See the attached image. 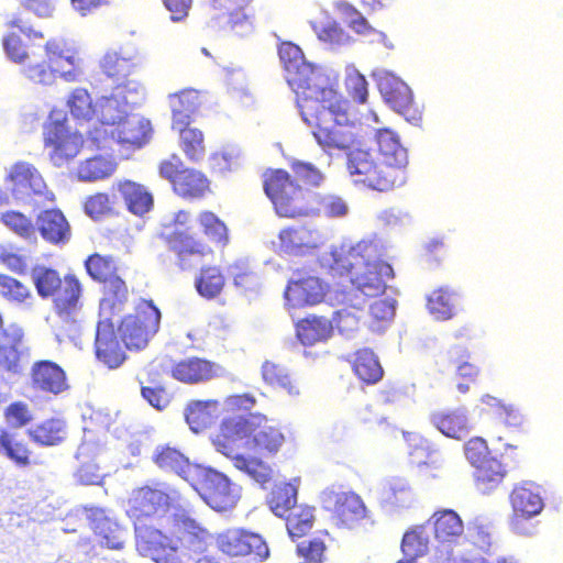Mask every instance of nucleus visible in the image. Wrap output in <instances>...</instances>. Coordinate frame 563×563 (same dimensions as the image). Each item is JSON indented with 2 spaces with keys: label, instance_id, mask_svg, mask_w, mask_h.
Segmentation results:
<instances>
[{
  "label": "nucleus",
  "instance_id": "f257e3e1",
  "mask_svg": "<svg viewBox=\"0 0 563 563\" xmlns=\"http://www.w3.org/2000/svg\"><path fill=\"white\" fill-rule=\"evenodd\" d=\"M278 56L286 81L296 95L301 118L311 128L317 143L324 151L350 148L356 135L349 101L331 86L318 84L320 76L295 43L282 42Z\"/></svg>",
  "mask_w": 563,
  "mask_h": 563
},
{
  "label": "nucleus",
  "instance_id": "f03ea898",
  "mask_svg": "<svg viewBox=\"0 0 563 563\" xmlns=\"http://www.w3.org/2000/svg\"><path fill=\"white\" fill-rule=\"evenodd\" d=\"M211 443L235 468L264 484L271 479L272 468L263 457L277 455L286 443V435L275 420L254 412L223 418L211 435Z\"/></svg>",
  "mask_w": 563,
  "mask_h": 563
},
{
  "label": "nucleus",
  "instance_id": "7ed1b4c3",
  "mask_svg": "<svg viewBox=\"0 0 563 563\" xmlns=\"http://www.w3.org/2000/svg\"><path fill=\"white\" fill-rule=\"evenodd\" d=\"M191 221L188 210H178L173 219L164 223L158 238L167 249L175 254L176 265L181 271L195 269L207 257L214 254L210 243L225 247L230 242V233L227 223L211 210H201L196 217V222L205 239H197L194 234L183 230Z\"/></svg>",
  "mask_w": 563,
  "mask_h": 563
},
{
  "label": "nucleus",
  "instance_id": "20e7f679",
  "mask_svg": "<svg viewBox=\"0 0 563 563\" xmlns=\"http://www.w3.org/2000/svg\"><path fill=\"white\" fill-rule=\"evenodd\" d=\"M290 170L268 169L263 175V189L276 214L295 219L314 213L318 188L323 176L310 163L295 161Z\"/></svg>",
  "mask_w": 563,
  "mask_h": 563
},
{
  "label": "nucleus",
  "instance_id": "39448f33",
  "mask_svg": "<svg viewBox=\"0 0 563 563\" xmlns=\"http://www.w3.org/2000/svg\"><path fill=\"white\" fill-rule=\"evenodd\" d=\"M31 278L37 295L53 299V308L57 321L54 325L59 341L74 340L80 332V312L82 309V287L73 274L64 277L55 268L35 265L31 269Z\"/></svg>",
  "mask_w": 563,
  "mask_h": 563
},
{
  "label": "nucleus",
  "instance_id": "423d86ee",
  "mask_svg": "<svg viewBox=\"0 0 563 563\" xmlns=\"http://www.w3.org/2000/svg\"><path fill=\"white\" fill-rule=\"evenodd\" d=\"M373 253L374 247L365 242L333 250L330 269L334 276H346L355 290L365 297L382 296L395 274L390 264L373 260Z\"/></svg>",
  "mask_w": 563,
  "mask_h": 563
},
{
  "label": "nucleus",
  "instance_id": "0eeeda50",
  "mask_svg": "<svg viewBox=\"0 0 563 563\" xmlns=\"http://www.w3.org/2000/svg\"><path fill=\"white\" fill-rule=\"evenodd\" d=\"M45 59L29 64L22 70L23 76L34 85L49 86L57 77L66 81H76L80 74L77 52L68 47L62 38H49L44 44Z\"/></svg>",
  "mask_w": 563,
  "mask_h": 563
},
{
  "label": "nucleus",
  "instance_id": "6e6552de",
  "mask_svg": "<svg viewBox=\"0 0 563 563\" xmlns=\"http://www.w3.org/2000/svg\"><path fill=\"white\" fill-rule=\"evenodd\" d=\"M346 169L354 185L378 192L399 188L408 178L369 150L356 148L349 152Z\"/></svg>",
  "mask_w": 563,
  "mask_h": 563
},
{
  "label": "nucleus",
  "instance_id": "1a4fd4ad",
  "mask_svg": "<svg viewBox=\"0 0 563 563\" xmlns=\"http://www.w3.org/2000/svg\"><path fill=\"white\" fill-rule=\"evenodd\" d=\"M0 187V207L15 202L31 203L36 200L54 201V194L48 189L41 172L26 161H18L8 169Z\"/></svg>",
  "mask_w": 563,
  "mask_h": 563
},
{
  "label": "nucleus",
  "instance_id": "9d476101",
  "mask_svg": "<svg viewBox=\"0 0 563 563\" xmlns=\"http://www.w3.org/2000/svg\"><path fill=\"white\" fill-rule=\"evenodd\" d=\"M85 267L90 278L102 285L100 314H119L129 300V288L119 275L114 258L95 253L88 256Z\"/></svg>",
  "mask_w": 563,
  "mask_h": 563
},
{
  "label": "nucleus",
  "instance_id": "9b49d317",
  "mask_svg": "<svg viewBox=\"0 0 563 563\" xmlns=\"http://www.w3.org/2000/svg\"><path fill=\"white\" fill-rule=\"evenodd\" d=\"M162 313L151 299H141L131 313L121 318L118 333L129 351L144 350L161 327Z\"/></svg>",
  "mask_w": 563,
  "mask_h": 563
},
{
  "label": "nucleus",
  "instance_id": "f8f14e48",
  "mask_svg": "<svg viewBox=\"0 0 563 563\" xmlns=\"http://www.w3.org/2000/svg\"><path fill=\"white\" fill-rule=\"evenodd\" d=\"M158 175L170 184L175 195L184 200H200L211 192V180L200 169L186 166L177 154L162 159Z\"/></svg>",
  "mask_w": 563,
  "mask_h": 563
},
{
  "label": "nucleus",
  "instance_id": "ddd939ff",
  "mask_svg": "<svg viewBox=\"0 0 563 563\" xmlns=\"http://www.w3.org/2000/svg\"><path fill=\"white\" fill-rule=\"evenodd\" d=\"M84 143L82 134L70 129L65 115L49 113L43 125V145L54 166L62 167L71 162L81 152Z\"/></svg>",
  "mask_w": 563,
  "mask_h": 563
},
{
  "label": "nucleus",
  "instance_id": "4468645a",
  "mask_svg": "<svg viewBox=\"0 0 563 563\" xmlns=\"http://www.w3.org/2000/svg\"><path fill=\"white\" fill-rule=\"evenodd\" d=\"M118 101L107 98L101 104L102 125L111 126L110 134L118 143L134 147H141L148 142L152 126L148 120L137 115H125L117 111Z\"/></svg>",
  "mask_w": 563,
  "mask_h": 563
},
{
  "label": "nucleus",
  "instance_id": "2eb2a0df",
  "mask_svg": "<svg viewBox=\"0 0 563 563\" xmlns=\"http://www.w3.org/2000/svg\"><path fill=\"white\" fill-rule=\"evenodd\" d=\"M320 503L339 527L351 529L367 516L362 497L342 486L332 485L324 488L320 494Z\"/></svg>",
  "mask_w": 563,
  "mask_h": 563
},
{
  "label": "nucleus",
  "instance_id": "dca6fc26",
  "mask_svg": "<svg viewBox=\"0 0 563 563\" xmlns=\"http://www.w3.org/2000/svg\"><path fill=\"white\" fill-rule=\"evenodd\" d=\"M163 536L168 549H179L195 554L205 552L212 540L211 532L185 512L170 517V527Z\"/></svg>",
  "mask_w": 563,
  "mask_h": 563
},
{
  "label": "nucleus",
  "instance_id": "f3484780",
  "mask_svg": "<svg viewBox=\"0 0 563 563\" xmlns=\"http://www.w3.org/2000/svg\"><path fill=\"white\" fill-rule=\"evenodd\" d=\"M192 484L201 498L213 510L222 512L234 508L240 499V488L224 474L209 468H198Z\"/></svg>",
  "mask_w": 563,
  "mask_h": 563
},
{
  "label": "nucleus",
  "instance_id": "a211bd4d",
  "mask_svg": "<svg viewBox=\"0 0 563 563\" xmlns=\"http://www.w3.org/2000/svg\"><path fill=\"white\" fill-rule=\"evenodd\" d=\"M7 32L2 37V48L7 57L15 64L29 60L30 47L36 41H43L44 32L34 27L22 13H14L5 21Z\"/></svg>",
  "mask_w": 563,
  "mask_h": 563
},
{
  "label": "nucleus",
  "instance_id": "6ab92c4d",
  "mask_svg": "<svg viewBox=\"0 0 563 563\" xmlns=\"http://www.w3.org/2000/svg\"><path fill=\"white\" fill-rule=\"evenodd\" d=\"M218 550L229 558L253 556L264 561L269 549L263 537L243 528H228L216 537Z\"/></svg>",
  "mask_w": 563,
  "mask_h": 563
},
{
  "label": "nucleus",
  "instance_id": "aec40b11",
  "mask_svg": "<svg viewBox=\"0 0 563 563\" xmlns=\"http://www.w3.org/2000/svg\"><path fill=\"white\" fill-rule=\"evenodd\" d=\"M376 82L384 100L396 112L409 122L421 121L422 111L415 102L411 89L406 82L388 71L378 75Z\"/></svg>",
  "mask_w": 563,
  "mask_h": 563
},
{
  "label": "nucleus",
  "instance_id": "412c9836",
  "mask_svg": "<svg viewBox=\"0 0 563 563\" xmlns=\"http://www.w3.org/2000/svg\"><path fill=\"white\" fill-rule=\"evenodd\" d=\"M294 275L284 292L288 308L311 307L325 299L329 286L320 277L302 271H297Z\"/></svg>",
  "mask_w": 563,
  "mask_h": 563
},
{
  "label": "nucleus",
  "instance_id": "4be33fe9",
  "mask_svg": "<svg viewBox=\"0 0 563 563\" xmlns=\"http://www.w3.org/2000/svg\"><path fill=\"white\" fill-rule=\"evenodd\" d=\"M136 66L134 56H125L114 51L107 52L100 62L102 73L113 80L117 95L126 103L130 102L129 96H137L142 91V85L139 81L129 79Z\"/></svg>",
  "mask_w": 563,
  "mask_h": 563
},
{
  "label": "nucleus",
  "instance_id": "5701e85b",
  "mask_svg": "<svg viewBox=\"0 0 563 563\" xmlns=\"http://www.w3.org/2000/svg\"><path fill=\"white\" fill-rule=\"evenodd\" d=\"M114 316L100 314L93 343L96 358L109 369L120 367L126 360L125 346L121 344L118 330L115 331L112 321Z\"/></svg>",
  "mask_w": 563,
  "mask_h": 563
},
{
  "label": "nucleus",
  "instance_id": "b1692460",
  "mask_svg": "<svg viewBox=\"0 0 563 563\" xmlns=\"http://www.w3.org/2000/svg\"><path fill=\"white\" fill-rule=\"evenodd\" d=\"M169 495L156 487L148 485L132 490L126 501V515L134 520V529L143 519L156 515L158 511L168 508Z\"/></svg>",
  "mask_w": 563,
  "mask_h": 563
},
{
  "label": "nucleus",
  "instance_id": "393cba45",
  "mask_svg": "<svg viewBox=\"0 0 563 563\" xmlns=\"http://www.w3.org/2000/svg\"><path fill=\"white\" fill-rule=\"evenodd\" d=\"M135 545L142 555L150 556L155 563H185L177 553L179 549H168L163 531L152 526H136Z\"/></svg>",
  "mask_w": 563,
  "mask_h": 563
},
{
  "label": "nucleus",
  "instance_id": "a878e982",
  "mask_svg": "<svg viewBox=\"0 0 563 563\" xmlns=\"http://www.w3.org/2000/svg\"><path fill=\"white\" fill-rule=\"evenodd\" d=\"M30 377L32 388L46 395L58 396L70 388L64 368L49 360L34 362Z\"/></svg>",
  "mask_w": 563,
  "mask_h": 563
},
{
  "label": "nucleus",
  "instance_id": "bb28decb",
  "mask_svg": "<svg viewBox=\"0 0 563 563\" xmlns=\"http://www.w3.org/2000/svg\"><path fill=\"white\" fill-rule=\"evenodd\" d=\"M512 515L510 523L514 528L527 519L539 515L543 509V499L539 486L533 482H522L516 485L509 496Z\"/></svg>",
  "mask_w": 563,
  "mask_h": 563
},
{
  "label": "nucleus",
  "instance_id": "cd10ccee",
  "mask_svg": "<svg viewBox=\"0 0 563 563\" xmlns=\"http://www.w3.org/2000/svg\"><path fill=\"white\" fill-rule=\"evenodd\" d=\"M89 527L101 547L110 550L124 548L128 531L117 520L107 516L101 508H92L88 515Z\"/></svg>",
  "mask_w": 563,
  "mask_h": 563
},
{
  "label": "nucleus",
  "instance_id": "c85d7f7f",
  "mask_svg": "<svg viewBox=\"0 0 563 563\" xmlns=\"http://www.w3.org/2000/svg\"><path fill=\"white\" fill-rule=\"evenodd\" d=\"M220 369V365L216 362L191 356L176 362L170 369V375L180 383L196 385L219 377Z\"/></svg>",
  "mask_w": 563,
  "mask_h": 563
},
{
  "label": "nucleus",
  "instance_id": "c756f323",
  "mask_svg": "<svg viewBox=\"0 0 563 563\" xmlns=\"http://www.w3.org/2000/svg\"><path fill=\"white\" fill-rule=\"evenodd\" d=\"M36 233L51 245H64L70 241L71 227L57 208L44 209L35 218Z\"/></svg>",
  "mask_w": 563,
  "mask_h": 563
},
{
  "label": "nucleus",
  "instance_id": "7c9ffc66",
  "mask_svg": "<svg viewBox=\"0 0 563 563\" xmlns=\"http://www.w3.org/2000/svg\"><path fill=\"white\" fill-rule=\"evenodd\" d=\"M375 142L377 150L374 155L408 176V153L397 133L387 128L378 129L375 133Z\"/></svg>",
  "mask_w": 563,
  "mask_h": 563
},
{
  "label": "nucleus",
  "instance_id": "2f4dec72",
  "mask_svg": "<svg viewBox=\"0 0 563 563\" xmlns=\"http://www.w3.org/2000/svg\"><path fill=\"white\" fill-rule=\"evenodd\" d=\"M428 522L432 525L433 537L441 545H456L464 538V522L453 509L434 511Z\"/></svg>",
  "mask_w": 563,
  "mask_h": 563
},
{
  "label": "nucleus",
  "instance_id": "473e14b6",
  "mask_svg": "<svg viewBox=\"0 0 563 563\" xmlns=\"http://www.w3.org/2000/svg\"><path fill=\"white\" fill-rule=\"evenodd\" d=\"M112 188L119 192L126 210L136 217H143L154 207L153 194L140 183L122 179L117 181Z\"/></svg>",
  "mask_w": 563,
  "mask_h": 563
},
{
  "label": "nucleus",
  "instance_id": "72a5a7b5",
  "mask_svg": "<svg viewBox=\"0 0 563 563\" xmlns=\"http://www.w3.org/2000/svg\"><path fill=\"white\" fill-rule=\"evenodd\" d=\"M0 454L21 468L37 464L29 442L8 429L0 430Z\"/></svg>",
  "mask_w": 563,
  "mask_h": 563
},
{
  "label": "nucleus",
  "instance_id": "f704fd0d",
  "mask_svg": "<svg viewBox=\"0 0 563 563\" xmlns=\"http://www.w3.org/2000/svg\"><path fill=\"white\" fill-rule=\"evenodd\" d=\"M172 111V124L191 123L194 115L203 104L202 95L191 88L183 89L168 97Z\"/></svg>",
  "mask_w": 563,
  "mask_h": 563
},
{
  "label": "nucleus",
  "instance_id": "c9c22d12",
  "mask_svg": "<svg viewBox=\"0 0 563 563\" xmlns=\"http://www.w3.org/2000/svg\"><path fill=\"white\" fill-rule=\"evenodd\" d=\"M172 129L178 134V146L185 157L191 163L201 162L207 151L203 132L191 123L172 124Z\"/></svg>",
  "mask_w": 563,
  "mask_h": 563
},
{
  "label": "nucleus",
  "instance_id": "e433bc0d",
  "mask_svg": "<svg viewBox=\"0 0 563 563\" xmlns=\"http://www.w3.org/2000/svg\"><path fill=\"white\" fill-rule=\"evenodd\" d=\"M107 98L100 103H96L87 89L78 87L69 93L66 106L74 120L81 124L90 122L93 119L99 121L101 117V104Z\"/></svg>",
  "mask_w": 563,
  "mask_h": 563
},
{
  "label": "nucleus",
  "instance_id": "4c0bfd02",
  "mask_svg": "<svg viewBox=\"0 0 563 563\" xmlns=\"http://www.w3.org/2000/svg\"><path fill=\"white\" fill-rule=\"evenodd\" d=\"M332 334L331 321L325 317L308 316L296 324V335L305 346L328 340Z\"/></svg>",
  "mask_w": 563,
  "mask_h": 563
},
{
  "label": "nucleus",
  "instance_id": "58836bf2",
  "mask_svg": "<svg viewBox=\"0 0 563 563\" xmlns=\"http://www.w3.org/2000/svg\"><path fill=\"white\" fill-rule=\"evenodd\" d=\"M432 424L445 437L461 439L470 430L465 410L437 411L430 416Z\"/></svg>",
  "mask_w": 563,
  "mask_h": 563
},
{
  "label": "nucleus",
  "instance_id": "ea45409f",
  "mask_svg": "<svg viewBox=\"0 0 563 563\" xmlns=\"http://www.w3.org/2000/svg\"><path fill=\"white\" fill-rule=\"evenodd\" d=\"M219 409L220 401L217 399L192 400L186 407V422L194 432H200L211 424Z\"/></svg>",
  "mask_w": 563,
  "mask_h": 563
},
{
  "label": "nucleus",
  "instance_id": "a19ab883",
  "mask_svg": "<svg viewBox=\"0 0 563 563\" xmlns=\"http://www.w3.org/2000/svg\"><path fill=\"white\" fill-rule=\"evenodd\" d=\"M354 374L365 384L378 383L384 375L383 367L371 349H360L355 352L352 361Z\"/></svg>",
  "mask_w": 563,
  "mask_h": 563
},
{
  "label": "nucleus",
  "instance_id": "79ce46f5",
  "mask_svg": "<svg viewBox=\"0 0 563 563\" xmlns=\"http://www.w3.org/2000/svg\"><path fill=\"white\" fill-rule=\"evenodd\" d=\"M27 435L42 446L58 445L66 439V424L60 419L49 418L30 428Z\"/></svg>",
  "mask_w": 563,
  "mask_h": 563
},
{
  "label": "nucleus",
  "instance_id": "37998d69",
  "mask_svg": "<svg viewBox=\"0 0 563 563\" xmlns=\"http://www.w3.org/2000/svg\"><path fill=\"white\" fill-rule=\"evenodd\" d=\"M225 286V277L220 266L209 265L200 268L195 279L197 292L208 300L221 295Z\"/></svg>",
  "mask_w": 563,
  "mask_h": 563
},
{
  "label": "nucleus",
  "instance_id": "c03bdc74",
  "mask_svg": "<svg viewBox=\"0 0 563 563\" xmlns=\"http://www.w3.org/2000/svg\"><path fill=\"white\" fill-rule=\"evenodd\" d=\"M263 380L274 388L285 390L289 396L300 395V384L280 364L265 361L261 368Z\"/></svg>",
  "mask_w": 563,
  "mask_h": 563
},
{
  "label": "nucleus",
  "instance_id": "a18cd8bd",
  "mask_svg": "<svg viewBox=\"0 0 563 563\" xmlns=\"http://www.w3.org/2000/svg\"><path fill=\"white\" fill-rule=\"evenodd\" d=\"M0 296L16 307H30L34 300L27 285L7 274H0Z\"/></svg>",
  "mask_w": 563,
  "mask_h": 563
},
{
  "label": "nucleus",
  "instance_id": "49530a36",
  "mask_svg": "<svg viewBox=\"0 0 563 563\" xmlns=\"http://www.w3.org/2000/svg\"><path fill=\"white\" fill-rule=\"evenodd\" d=\"M506 470L501 462L492 457L474 471V479L478 489L488 493L497 488L506 476Z\"/></svg>",
  "mask_w": 563,
  "mask_h": 563
},
{
  "label": "nucleus",
  "instance_id": "de8ad7c7",
  "mask_svg": "<svg viewBox=\"0 0 563 563\" xmlns=\"http://www.w3.org/2000/svg\"><path fill=\"white\" fill-rule=\"evenodd\" d=\"M468 360L470 354L460 347H454L449 352V362L455 366L456 375L466 380V383L456 385L457 390L462 394L467 393L470 384H474L479 376V368Z\"/></svg>",
  "mask_w": 563,
  "mask_h": 563
},
{
  "label": "nucleus",
  "instance_id": "09e8293b",
  "mask_svg": "<svg viewBox=\"0 0 563 563\" xmlns=\"http://www.w3.org/2000/svg\"><path fill=\"white\" fill-rule=\"evenodd\" d=\"M456 292L449 287H439L428 297L429 312L438 320H449L455 313Z\"/></svg>",
  "mask_w": 563,
  "mask_h": 563
},
{
  "label": "nucleus",
  "instance_id": "8fccbe9b",
  "mask_svg": "<svg viewBox=\"0 0 563 563\" xmlns=\"http://www.w3.org/2000/svg\"><path fill=\"white\" fill-rule=\"evenodd\" d=\"M0 222L19 238L36 241V228L32 218L19 210H7L0 213Z\"/></svg>",
  "mask_w": 563,
  "mask_h": 563
},
{
  "label": "nucleus",
  "instance_id": "3c124183",
  "mask_svg": "<svg viewBox=\"0 0 563 563\" xmlns=\"http://www.w3.org/2000/svg\"><path fill=\"white\" fill-rule=\"evenodd\" d=\"M153 461L159 468L184 477L191 468L189 460L179 450L168 445L157 448Z\"/></svg>",
  "mask_w": 563,
  "mask_h": 563
},
{
  "label": "nucleus",
  "instance_id": "603ef678",
  "mask_svg": "<svg viewBox=\"0 0 563 563\" xmlns=\"http://www.w3.org/2000/svg\"><path fill=\"white\" fill-rule=\"evenodd\" d=\"M115 168L114 161L103 156H93L78 165L77 176L84 181H95L111 176Z\"/></svg>",
  "mask_w": 563,
  "mask_h": 563
},
{
  "label": "nucleus",
  "instance_id": "864d4df0",
  "mask_svg": "<svg viewBox=\"0 0 563 563\" xmlns=\"http://www.w3.org/2000/svg\"><path fill=\"white\" fill-rule=\"evenodd\" d=\"M314 525L313 508L306 505L297 506L286 516V528L291 539L307 536Z\"/></svg>",
  "mask_w": 563,
  "mask_h": 563
},
{
  "label": "nucleus",
  "instance_id": "5fc2aeb1",
  "mask_svg": "<svg viewBox=\"0 0 563 563\" xmlns=\"http://www.w3.org/2000/svg\"><path fill=\"white\" fill-rule=\"evenodd\" d=\"M404 439L411 463L421 466L429 462L434 463L432 456L437 453L435 448L427 439L417 432H405Z\"/></svg>",
  "mask_w": 563,
  "mask_h": 563
},
{
  "label": "nucleus",
  "instance_id": "6e6d98bb",
  "mask_svg": "<svg viewBox=\"0 0 563 563\" xmlns=\"http://www.w3.org/2000/svg\"><path fill=\"white\" fill-rule=\"evenodd\" d=\"M279 247L288 254H299L311 247L310 233L303 227H287L278 234Z\"/></svg>",
  "mask_w": 563,
  "mask_h": 563
},
{
  "label": "nucleus",
  "instance_id": "4d7b16f0",
  "mask_svg": "<svg viewBox=\"0 0 563 563\" xmlns=\"http://www.w3.org/2000/svg\"><path fill=\"white\" fill-rule=\"evenodd\" d=\"M296 503L297 488L290 483L275 486L268 498L269 508L278 517H285L287 512L295 509Z\"/></svg>",
  "mask_w": 563,
  "mask_h": 563
},
{
  "label": "nucleus",
  "instance_id": "13d9d810",
  "mask_svg": "<svg viewBox=\"0 0 563 563\" xmlns=\"http://www.w3.org/2000/svg\"><path fill=\"white\" fill-rule=\"evenodd\" d=\"M82 208L85 213L92 220L99 221L117 213L115 201L108 192H95L85 198Z\"/></svg>",
  "mask_w": 563,
  "mask_h": 563
},
{
  "label": "nucleus",
  "instance_id": "bf43d9fd",
  "mask_svg": "<svg viewBox=\"0 0 563 563\" xmlns=\"http://www.w3.org/2000/svg\"><path fill=\"white\" fill-rule=\"evenodd\" d=\"M401 550L405 555L416 559L423 555L428 550V540L423 536V529L416 528L407 531L401 540Z\"/></svg>",
  "mask_w": 563,
  "mask_h": 563
},
{
  "label": "nucleus",
  "instance_id": "052dcab7",
  "mask_svg": "<svg viewBox=\"0 0 563 563\" xmlns=\"http://www.w3.org/2000/svg\"><path fill=\"white\" fill-rule=\"evenodd\" d=\"M228 14V26L240 36L251 33L254 29L253 15L247 14L244 9H224Z\"/></svg>",
  "mask_w": 563,
  "mask_h": 563
},
{
  "label": "nucleus",
  "instance_id": "680f3d73",
  "mask_svg": "<svg viewBox=\"0 0 563 563\" xmlns=\"http://www.w3.org/2000/svg\"><path fill=\"white\" fill-rule=\"evenodd\" d=\"M231 269L235 287L249 290L257 285V276L247 263L236 261L231 265Z\"/></svg>",
  "mask_w": 563,
  "mask_h": 563
},
{
  "label": "nucleus",
  "instance_id": "e2e57ef3",
  "mask_svg": "<svg viewBox=\"0 0 563 563\" xmlns=\"http://www.w3.org/2000/svg\"><path fill=\"white\" fill-rule=\"evenodd\" d=\"M465 456L474 468L490 460L487 442L482 438H473L465 445Z\"/></svg>",
  "mask_w": 563,
  "mask_h": 563
},
{
  "label": "nucleus",
  "instance_id": "0e129e2a",
  "mask_svg": "<svg viewBox=\"0 0 563 563\" xmlns=\"http://www.w3.org/2000/svg\"><path fill=\"white\" fill-rule=\"evenodd\" d=\"M7 422L14 428H22L33 420L32 411L23 401H14L4 410Z\"/></svg>",
  "mask_w": 563,
  "mask_h": 563
},
{
  "label": "nucleus",
  "instance_id": "69168bd1",
  "mask_svg": "<svg viewBox=\"0 0 563 563\" xmlns=\"http://www.w3.org/2000/svg\"><path fill=\"white\" fill-rule=\"evenodd\" d=\"M345 88L349 96L357 103H365L368 97V82L358 71L349 74L345 78Z\"/></svg>",
  "mask_w": 563,
  "mask_h": 563
},
{
  "label": "nucleus",
  "instance_id": "338daca9",
  "mask_svg": "<svg viewBox=\"0 0 563 563\" xmlns=\"http://www.w3.org/2000/svg\"><path fill=\"white\" fill-rule=\"evenodd\" d=\"M325 544L321 539H311L298 545V554L302 563H324Z\"/></svg>",
  "mask_w": 563,
  "mask_h": 563
},
{
  "label": "nucleus",
  "instance_id": "774afa93",
  "mask_svg": "<svg viewBox=\"0 0 563 563\" xmlns=\"http://www.w3.org/2000/svg\"><path fill=\"white\" fill-rule=\"evenodd\" d=\"M322 211L327 217H342L346 213L347 207L345 202L333 196L322 197L317 194L314 212Z\"/></svg>",
  "mask_w": 563,
  "mask_h": 563
}]
</instances>
